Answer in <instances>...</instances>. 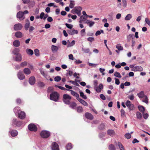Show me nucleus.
Returning a JSON list of instances; mask_svg holds the SVG:
<instances>
[{"label":"nucleus","instance_id":"obj_48","mask_svg":"<svg viewBox=\"0 0 150 150\" xmlns=\"http://www.w3.org/2000/svg\"><path fill=\"white\" fill-rule=\"evenodd\" d=\"M148 99L147 96H144V99L142 101L145 103L146 104L148 103Z\"/></svg>","mask_w":150,"mask_h":150},{"label":"nucleus","instance_id":"obj_11","mask_svg":"<svg viewBox=\"0 0 150 150\" xmlns=\"http://www.w3.org/2000/svg\"><path fill=\"white\" fill-rule=\"evenodd\" d=\"M17 17L21 20H23L25 18L23 17V13L21 11H20L17 13Z\"/></svg>","mask_w":150,"mask_h":150},{"label":"nucleus","instance_id":"obj_12","mask_svg":"<svg viewBox=\"0 0 150 150\" xmlns=\"http://www.w3.org/2000/svg\"><path fill=\"white\" fill-rule=\"evenodd\" d=\"M17 76L18 78L21 80H23L25 78V76L23 74L22 72L19 71L18 73Z\"/></svg>","mask_w":150,"mask_h":150},{"label":"nucleus","instance_id":"obj_14","mask_svg":"<svg viewBox=\"0 0 150 150\" xmlns=\"http://www.w3.org/2000/svg\"><path fill=\"white\" fill-rule=\"evenodd\" d=\"M85 116L87 118L90 120H92L93 118V115L89 112H87L85 114Z\"/></svg>","mask_w":150,"mask_h":150},{"label":"nucleus","instance_id":"obj_54","mask_svg":"<svg viewBox=\"0 0 150 150\" xmlns=\"http://www.w3.org/2000/svg\"><path fill=\"white\" fill-rule=\"evenodd\" d=\"M65 25L67 28L70 29H71L73 27V25H72L67 23L65 24Z\"/></svg>","mask_w":150,"mask_h":150},{"label":"nucleus","instance_id":"obj_1","mask_svg":"<svg viewBox=\"0 0 150 150\" xmlns=\"http://www.w3.org/2000/svg\"><path fill=\"white\" fill-rule=\"evenodd\" d=\"M59 94L56 92H53L50 95V99L51 100L57 101L59 99Z\"/></svg>","mask_w":150,"mask_h":150},{"label":"nucleus","instance_id":"obj_18","mask_svg":"<svg viewBox=\"0 0 150 150\" xmlns=\"http://www.w3.org/2000/svg\"><path fill=\"white\" fill-rule=\"evenodd\" d=\"M15 36L17 38H20L23 37V34L21 32L17 31L16 32Z\"/></svg>","mask_w":150,"mask_h":150},{"label":"nucleus","instance_id":"obj_58","mask_svg":"<svg viewBox=\"0 0 150 150\" xmlns=\"http://www.w3.org/2000/svg\"><path fill=\"white\" fill-rule=\"evenodd\" d=\"M128 98L131 100H133L134 99V96L133 94L129 95L128 96Z\"/></svg>","mask_w":150,"mask_h":150},{"label":"nucleus","instance_id":"obj_35","mask_svg":"<svg viewBox=\"0 0 150 150\" xmlns=\"http://www.w3.org/2000/svg\"><path fill=\"white\" fill-rule=\"evenodd\" d=\"M117 145L120 150H125L122 144L120 142H118Z\"/></svg>","mask_w":150,"mask_h":150},{"label":"nucleus","instance_id":"obj_44","mask_svg":"<svg viewBox=\"0 0 150 150\" xmlns=\"http://www.w3.org/2000/svg\"><path fill=\"white\" fill-rule=\"evenodd\" d=\"M72 147L71 144L69 143L67 145L66 148L67 150H70Z\"/></svg>","mask_w":150,"mask_h":150},{"label":"nucleus","instance_id":"obj_24","mask_svg":"<svg viewBox=\"0 0 150 150\" xmlns=\"http://www.w3.org/2000/svg\"><path fill=\"white\" fill-rule=\"evenodd\" d=\"M14 112L16 115H18L21 111L19 107H16L13 110Z\"/></svg>","mask_w":150,"mask_h":150},{"label":"nucleus","instance_id":"obj_16","mask_svg":"<svg viewBox=\"0 0 150 150\" xmlns=\"http://www.w3.org/2000/svg\"><path fill=\"white\" fill-rule=\"evenodd\" d=\"M107 134L111 137H113L115 134V131L112 129H109L107 131Z\"/></svg>","mask_w":150,"mask_h":150},{"label":"nucleus","instance_id":"obj_43","mask_svg":"<svg viewBox=\"0 0 150 150\" xmlns=\"http://www.w3.org/2000/svg\"><path fill=\"white\" fill-rule=\"evenodd\" d=\"M114 75L115 77L118 78H121L122 76L120 73L117 72H115L114 74Z\"/></svg>","mask_w":150,"mask_h":150},{"label":"nucleus","instance_id":"obj_41","mask_svg":"<svg viewBox=\"0 0 150 150\" xmlns=\"http://www.w3.org/2000/svg\"><path fill=\"white\" fill-rule=\"evenodd\" d=\"M137 117L138 119H140L142 117V114L139 112H137L136 114Z\"/></svg>","mask_w":150,"mask_h":150},{"label":"nucleus","instance_id":"obj_51","mask_svg":"<svg viewBox=\"0 0 150 150\" xmlns=\"http://www.w3.org/2000/svg\"><path fill=\"white\" fill-rule=\"evenodd\" d=\"M127 107L130 110H134V105L133 104H131Z\"/></svg>","mask_w":150,"mask_h":150},{"label":"nucleus","instance_id":"obj_57","mask_svg":"<svg viewBox=\"0 0 150 150\" xmlns=\"http://www.w3.org/2000/svg\"><path fill=\"white\" fill-rule=\"evenodd\" d=\"M88 41L92 42L94 40V38L93 37H89L87 38Z\"/></svg>","mask_w":150,"mask_h":150},{"label":"nucleus","instance_id":"obj_15","mask_svg":"<svg viewBox=\"0 0 150 150\" xmlns=\"http://www.w3.org/2000/svg\"><path fill=\"white\" fill-rule=\"evenodd\" d=\"M18 115V117L21 119H24L25 117V113L23 111H21Z\"/></svg>","mask_w":150,"mask_h":150},{"label":"nucleus","instance_id":"obj_60","mask_svg":"<svg viewBox=\"0 0 150 150\" xmlns=\"http://www.w3.org/2000/svg\"><path fill=\"white\" fill-rule=\"evenodd\" d=\"M81 34L82 36L84 35L85 34V29H83L81 30Z\"/></svg>","mask_w":150,"mask_h":150},{"label":"nucleus","instance_id":"obj_5","mask_svg":"<svg viewBox=\"0 0 150 150\" xmlns=\"http://www.w3.org/2000/svg\"><path fill=\"white\" fill-rule=\"evenodd\" d=\"M28 127L29 129L31 131L35 132L37 130V127L33 124H30Z\"/></svg>","mask_w":150,"mask_h":150},{"label":"nucleus","instance_id":"obj_23","mask_svg":"<svg viewBox=\"0 0 150 150\" xmlns=\"http://www.w3.org/2000/svg\"><path fill=\"white\" fill-rule=\"evenodd\" d=\"M30 23L29 20H27V21L25 25L24 28L25 30H27L28 29L30 26Z\"/></svg>","mask_w":150,"mask_h":150},{"label":"nucleus","instance_id":"obj_33","mask_svg":"<svg viewBox=\"0 0 150 150\" xmlns=\"http://www.w3.org/2000/svg\"><path fill=\"white\" fill-rule=\"evenodd\" d=\"M75 42L74 40H73L71 42H69L67 45L68 47H69L73 46L75 44Z\"/></svg>","mask_w":150,"mask_h":150},{"label":"nucleus","instance_id":"obj_29","mask_svg":"<svg viewBox=\"0 0 150 150\" xmlns=\"http://www.w3.org/2000/svg\"><path fill=\"white\" fill-rule=\"evenodd\" d=\"M116 48L119 51H122L123 50V47L121 46L120 44H118L116 46Z\"/></svg>","mask_w":150,"mask_h":150},{"label":"nucleus","instance_id":"obj_40","mask_svg":"<svg viewBox=\"0 0 150 150\" xmlns=\"http://www.w3.org/2000/svg\"><path fill=\"white\" fill-rule=\"evenodd\" d=\"M108 149L110 150H115V148L114 146L112 144H110L109 146Z\"/></svg>","mask_w":150,"mask_h":150},{"label":"nucleus","instance_id":"obj_42","mask_svg":"<svg viewBox=\"0 0 150 150\" xmlns=\"http://www.w3.org/2000/svg\"><path fill=\"white\" fill-rule=\"evenodd\" d=\"M80 96L83 99H87L86 96L84 94V93L80 91Z\"/></svg>","mask_w":150,"mask_h":150},{"label":"nucleus","instance_id":"obj_45","mask_svg":"<svg viewBox=\"0 0 150 150\" xmlns=\"http://www.w3.org/2000/svg\"><path fill=\"white\" fill-rule=\"evenodd\" d=\"M125 137L127 139H129L131 138V136L130 133H127L125 134Z\"/></svg>","mask_w":150,"mask_h":150},{"label":"nucleus","instance_id":"obj_53","mask_svg":"<svg viewBox=\"0 0 150 150\" xmlns=\"http://www.w3.org/2000/svg\"><path fill=\"white\" fill-rule=\"evenodd\" d=\"M145 22L146 23L150 26V20L147 18H145Z\"/></svg>","mask_w":150,"mask_h":150},{"label":"nucleus","instance_id":"obj_49","mask_svg":"<svg viewBox=\"0 0 150 150\" xmlns=\"http://www.w3.org/2000/svg\"><path fill=\"white\" fill-rule=\"evenodd\" d=\"M138 108L140 111L144 112L145 110L144 108L142 106H139Z\"/></svg>","mask_w":150,"mask_h":150},{"label":"nucleus","instance_id":"obj_20","mask_svg":"<svg viewBox=\"0 0 150 150\" xmlns=\"http://www.w3.org/2000/svg\"><path fill=\"white\" fill-rule=\"evenodd\" d=\"M87 18V16H81L80 18L79 22L81 23L82 21L86 20Z\"/></svg>","mask_w":150,"mask_h":150},{"label":"nucleus","instance_id":"obj_22","mask_svg":"<svg viewBox=\"0 0 150 150\" xmlns=\"http://www.w3.org/2000/svg\"><path fill=\"white\" fill-rule=\"evenodd\" d=\"M13 46L15 47H18L20 45V42L18 40H16L14 41L13 43Z\"/></svg>","mask_w":150,"mask_h":150},{"label":"nucleus","instance_id":"obj_36","mask_svg":"<svg viewBox=\"0 0 150 150\" xmlns=\"http://www.w3.org/2000/svg\"><path fill=\"white\" fill-rule=\"evenodd\" d=\"M76 105V103L74 102H73L70 104L69 107L72 108L74 109L75 108Z\"/></svg>","mask_w":150,"mask_h":150},{"label":"nucleus","instance_id":"obj_21","mask_svg":"<svg viewBox=\"0 0 150 150\" xmlns=\"http://www.w3.org/2000/svg\"><path fill=\"white\" fill-rule=\"evenodd\" d=\"M69 91H71V94L73 96H75L77 99L78 100V98H79V94L75 92V91H74L73 90H69Z\"/></svg>","mask_w":150,"mask_h":150},{"label":"nucleus","instance_id":"obj_6","mask_svg":"<svg viewBox=\"0 0 150 150\" xmlns=\"http://www.w3.org/2000/svg\"><path fill=\"white\" fill-rule=\"evenodd\" d=\"M143 70V68L140 66H135L134 69H132L131 70L134 71H141Z\"/></svg>","mask_w":150,"mask_h":150},{"label":"nucleus","instance_id":"obj_39","mask_svg":"<svg viewBox=\"0 0 150 150\" xmlns=\"http://www.w3.org/2000/svg\"><path fill=\"white\" fill-rule=\"evenodd\" d=\"M122 2L123 7H126L127 4V0H122Z\"/></svg>","mask_w":150,"mask_h":150},{"label":"nucleus","instance_id":"obj_9","mask_svg":"<svg viewBox=\"0 0 150 150\" xmlns=\"http://www.w3.org/2000/svg\"><path fill=\"white\" fill-rule=\"evenodd\" d=\"M51 148L52 150H59L58 144L55 142L52 143Z\"/></svg>","mask_w":150,"mask_h":150},{"label":"nucleus","instance_id":"obj_63","mask_svg":"<svg viewBox=\"0 0 150 150\" xmlns=\"http://www.w3.org/2000/svg\"><path fill=\"white\" fill-rule=\"evenodd\" d=\"M27 62L25 61L21 63V66L23 67L27 65Z\"/></svg>","mask_w":150,"mask_h":150},{"label":"nucleus","instance_id":"obj_34","mask_svg":"<svg viewBox=\"0 0 150 150\" xmlns=\"http://www.w3.org/2000/svg\"><path fill=\"white\" fill-rule=\"evenodd\" d=\"M132 18V16L131 14H129L127 15L125 17V19L126 21H129Z\"/></svg>","mask_w":150,"mask_h":150},{"label":"nucleus","instance_id":"obj_28","mask_svg":"<svg viewBox=\"0 0 150 150\" xmlns=\"http://www.w3.org/2000/svg\"><path fill=\"white\" fill-rule=\"evenodd\" d=\"M23 72L26 74H29L31 73L30 70L28 68H25L23 69Z\"/></svg>","mask_w":150,"mask_h":150},{"label":"nucleus","instance_id":"obj_7","mask_svg":"<svg viewBox=\"0 0 150 150\" xmlns=\"http://www.w3.org/2000/svg\"><path fill=\"white\" fill-rule=\"evenodd\" d=\"M23 27L22 25L20 23L15 24L13 27L14 29L16 30H21Z\"/></svg>","mask_w":150,"mask_h":150},{"label":"nucleus","instance_id":"obj_25","mask_svg":"<svg viewBox=\"0 0 150 150\" xmlns=\"http://www.w3.org/2000/svg\"><path fill=\"white\" fill-rule=\"evenodd\" d=\"M11 134L12 137H15L17 135L18 132L15 130H12L11 132Z\"/></svg>","mask_w":150,"mask_h":150},{"label":"nucleus","instance_id":"obj_17","mask_svg":"<svg viewBox=\"0 0 150 150\" xmlns=\"http://www.w3.org/2000/svg\"><path fill=\"white\" fill-rule=\"evenodd\" d=\"M68 33L71 35H73L75 34H77L78 33V31L77 30L74 29L68 31Z\"/></svg>","mask_w":150,"mask_h":150},{"label":"nucleus","instance_id":"obj_64","mask_svg":"<svg viewBox=\"0 0 150 150\" xmlns=\"http://www.w3.org/2000/svg\"><path fill=\"white\" fill-rule=\"evenodd\" d=\"M115 84H116V85H117L119 84L120 83V82L119 79L116 78H115Z\"/></svg>","mask_w":150,"mask_h":150},{"label":"nucleus","instance_id":"obj_55","mask_svg":"<svg viewBox=\"0 0 150 150\" xmlns=\"http://www.w3.org/2000/svg\"><path fill=\"white\" fill-rule=\"evenodd\" d=\"M67 71H68V72L67 73V76L69 75L70 76H71L72 75L73 73L72 71L70 70L68 71L67 70Z\"/></svg>","mask_w":150,"mask_h":150},{"label":"nucleus","instance_id":"obj_10","mask_svg":"<svg viewBox=\"0 0 150 150\" xmlns=\"http://www.w3.org/2000/svg\"><path fill=\"white\" fill-rule=\"evenodd\" d=\"M103 88V85L102 83L100 84L99 86H96L94 87V89L96 92L98 93L100 92Z\"/></svg>","mask_w":150,"mask_h":150},{"label":"nucleus","instance_id":"obj_47","mask_svg":"<svg viewBox=\"0 0 150 150\" xmlns=\"http://www.w3.org/2000/svg\"><path fill=\"white\" fill-rule=\"evenodd\" d=\"M61 79V77L60 76H56L54 78V80L55 81H59Z\"/></svg>","mask_w":150,"mask_h":150},{"label":"nucleus","instance_id":"obj_27","mask_svg":"<svg viewBox=\"0 0 150 150\" xmlns=\"http://www.w3.org/2000/svg\"><path fill=\"white\" fill-rule=\"evenodd\" d=\"M15 60L16 61H21L22 59L21 55V54H18L16 55Z\"/></svg>","mask_w":150,"mask_h":150},{"label":"nucleus","instance_id":"obj_37","mask_svg":"<svg viewBox=\"0 0 150 150\" xmlns=\"http://www.w3.org/2000/svg\"><path fill=\"white\" fill-rule=\"evenodd\" d=\"M82 49L83 53H88L90 51V49L88 48L85 49L82 47Z\"/></svg>","mask_w":150,"mask_h":150},{"label":"nucleus","instance_id":"obj_52","mask_svg":"<svg viewBox=\"0 0 150 150\" xmlns=\"http://www.w3.org/2000/svg\"><path fill=\"white\" fill-rule=\"evenodd\" d=\"M56 86L57 87H58L59 88L62 90H64V91H65V90L69 91V90L65 88H64L63 87L61 86Z\"/></svg>","mask_w":150,"mask_h":150},{"label":"nucleus","instance_id":"obj_32","mask_svg":"<svg viewBox=\"0 0 150 150\" xmlns=\"http://www.w3.org/2000/svg\"><path fill=\"white\" fill-rule=\"evenodd\" d=\"M26 52L29 55H31L33 54L34 52L31 49H27L26 50Z\"/></svg>","mask_w":150,"mask_h":150},{"label":"nucleus","instance_id":"obj_46","mask_svg":"<svg viewBox=\"0 0 150 150\" xmlns=\"http://www.w3.org/2000/svg\"><path fill=\"white\" fill-rule=\"evenodd\" d=\"M74 5V1H71L69 6L70 8H73Z\"/></svg>","mask_w":150,"mask_h":150},{"label":"nucleus","instance_id":"obj_38","mask_svg":"<svg viewBox=\"0 0 150 150\" xmlns=\"http://www.w3.org/2000/svg\"><path fill=\"white\" fill-rule=\"evenodd\" d=\"M113 13H111L110 14H109L108 15V19L110 21H112L113 20V17H112V16H113Z\"/></svg>","mask_w":150,"mask_h":150},{"label":"nucleus","instance_id":"obj_2","mask_svg":"<svg viewBox=\"0 0 150 150\" xmlns=\"http://www.w3.org/2000/svg\"><path fill=\"white\" fill-rule=\"evenodd\" d=\"M71 98V96L67 94H64L63 95V100L65 104L69 105L70 104V100Z\"/></svg>","mask_w":150,"mask_h":150},{"label":"nucleus","instance_id":"obj_56","mask_svg":"<svg viewBox=\"0 0 150 150\" xmlns=\"http://www.w3.org/2000/svg\"><path fill=\"white\" fill-rule=\"evenodd\" d=\"M83 108L79 106L77 108V111L79 112H81L83 111Z\"/></svg>","mask_w":150,"mask_h":150},{"label":"nucleus","instance_id":"obj_61","mask_svg":"<svg viewBox=\"0 0 150 150\" xmlns=\"http://www.w3.org/2000/svg\"><path fill=\"white\" fill-rule=\"evenodd\" d=\"M143 115L144 118L146 119H147L148 118L149 116V115L147 113H144V112H143Z\"/></svg>","mask_w":150,"mask_h":150},{"label":"nucleus","instance_id":"obj_13","mask_svg":"<svg viewBox=\"0 0 150 150\" xmlns=\"http://www.w3.org/2000/svg\"><path fill=\"white\" fill-rule=\"evenodd\" d=\"M35 77L32 76L30 77L29 79V83L31 85H33L35 84Z\"/></svg>","mask_w":150,"mask_h":150},{"label":"nucleus","instance_id":"obj_8","mask_svg":"<svg viewBox=\"0 0 150 150\" xmlns=\"http://www.w3.org/2000/svg\"><path fill=\"white\" fill-rule=\"evenodd\" d=\"M74 8L76 14L79 16H80L81 15V11L82 10V8L80 6H77L75 7Z\"/></svg>","mask_w":150,"mask_h":150},{"label":"nucleus","instance_id":"obj_31","mask_svg":"<svg viewBox=\"0 0 150 150\" xmlns=\"http://www.w3.org/2000/svg\"><path fill=\"white\" fill-rule=\"evenodd\" d=\"M137 95L139 97L141 98H144V96H145L144 95V92L142 91H141L139 93H138Z\"/></svg>","mask_w":150,"mask_h":150},{"label":"nucleus","instance_id":"obj_3","mask_svg":"<svg viewBox=\"0 0 150 150\" xmlns=\"http://www.w3.org/2000/svg\"><path fill=\"white\" fill-rule=\"evenodd\" d=\"M50 135V132L46 130L43 131L40 133L41 136L43 138H47Z\"/></svg>","mask_w":150,"mask_h":150},{"label":"nucleus","instance_id":"obj_59","mask_svg":"<svg viewBox=\"0 0 150 150\" xmlns=\"http://www.w3.org/2000/svg\"><path fill=\"white\" fill-rule=\"evenodd\" d=\"M38 85L39 87H42L44 86L45 84L43 82H40L38 83Z\"/></svg>","mask_w":150,"mask_h":150},{"label":"nucleus","instance_id":"obj_30","mask_svg":"<svg viewBox=\"0 0 150 150\" xmlns=\"http://www.w3.org/2000/svg\"><path fill=\"white\" fill-rule=\"evenodd\" d=\"M51 50L53 52H56L58 50V48L56 46L52 45L51 46Z\"/></svg>","mask_w":150,"mask_h":150},{"label":"nucleus","instance_id":"obj_26","mask_svg":"<svg viewBox=\"0 0 150 150\" xmlns=\"http://www.w3.org/2000/svg\"><path fill=\"white\" fill-rule=\"evenodd\" d=\"M20 50L18 48H15L12 52L15 55H16L18 54H20L19 52H20Z\"/></svg>","mask_w":150,"mask_h":150},{"label":"nucleus","instance_id":"obj_4","mask_svg":"<svg viewBox=\"0 0 150 150\" xmlns=\"http://www.w3.org/2000/svg\"><path fill=\"white\" fill-rule=\"evenodd\" d=\"M22 124L21 122L20 121H18L16 118H14L12 121V125L13 126H16L19 127Z\"/></svg>","mask_w":150,"mask_h":150},{"label":"nucleus","instance_id":"obj_62","mask_svg":"<svg viewBox=\"0 0 150 150\" xmlns=\"http://www.w3.org/2000/svg\"><path fill=\"white\" fill-rule=\"evenodd\" d=\"M121 115L122 117H124L125 116V112L123 109L121 110Z\"/></svg>","mask_w":150,"mask_h":150},{"label":"nucleus","instance_id":"obj_50","mask_svg":"<svg viewBox=\"0 0 150 150\" xmlns=\"http://www.w3.org/2000/svg\"><path fill=\"white\" fill-rule=\"evenodd\" d=\"M34 53L37 56H39V51L38 49H35L34 50Z\"/></svg>","mask_w":150,"mask_h":150},{"label":"nucleus","instance_id":"obj_19","mask_svg":"<svg viewBox=\"0 0 150 150\" xmlns=\"http://www.w3.org/2000/svg\"><path fill=\"white\" fill-rule=\"evenodd\" d=\"M81 103L83 105L87 106H88V103L84 100L82 99L79 98H78L77 100Z\"/></svg>","mask_w":150,"mask_h":150}]
</instances>
